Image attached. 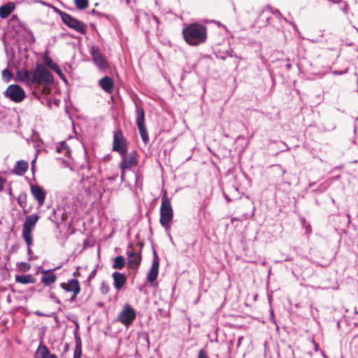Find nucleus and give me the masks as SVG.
<instances>
[{
	"label": "nucleus",
	"mask_w": 358,
	"mask_h": 358,
	"mask_svg": "<svg viewBox=\"0 0 358 358\" xmlns=\"http://www.w3.org/2000/svg\"><path fill=\"white\" fill-rule=\"evenodd\" d=\"M110 287L105 282H102L100 287V292L103 294H106L109 292Z\"/></svg>",
	"instance_id": "58836bf2"
},
{
	"label": "nucleus",
	"mask_w": 358,
	"mask_h": 358,
	"mask_svg": "<svg viewBox=\"0 0 358 358\" xmlns=\"http://www.w3.org/2000/svg\"><path fill=\"white\" fill-rule=\"evenodd\" d=\"M3 94L6 97L15 103L22 101L26 96L25 92L22 87L15 84L9 85Z\"/></svg>",
	"instance_id": "423d86ee"
},
{
	"label": "nucleus",
	"mask_w": 358,
	"mask_h": 358,
	"mask_svg": "<svg viewBox=\"0 0 358 358\" xmlns=\"http://www.w3.org/2000/svg\"><path fill=\"white\" fill-rule=\"evenodd\" d=\"M271 23H273L275 26H280L281 30L277 31L279 34H282L283 36H285L284 31L282 30V22L280 24L278 21V20L275 19L273 21L271 20Z\"/></svg>",
	"instance_id": "49530a36"
},
{
	"label": "nucleus",
	"mask_w": 358,
	"mask_h": 358,
	"mask_svg": "<svg viewBox=\"0 0 358 358\" xmlns=\"http://www.w3.org/2000/svg\"><path fill=\"white\" fill-rule=\"evenodd\" d=\"M56 150L59 153H63L65 156L69 157L71 154V148L66 144V141H62L57 146Z\"/></svg>",
	"instance_id": "393cba45"
},
{
	"label": "nucleus",
	"mask_w": 358,
	"mask_h": 358,
	"mask_svg": "<svg viewBox=\"0 0 358 358\" xmlns=\"http://www.w3.org/2000/svg\"><path fill=\"white\" fill-rule=\"evenodd\" d=\"M31 193L34 199L38 201L40 206L45 203L46 192L39 185H31Z\"/></svg>",
	"instance_id": "f8f14e48"
},
{
	"label": "nucleus",
	"mask_w": 358,
	"mask_h": 358,
	"mask_svg": "<svg viewBox=\"0 0 358 358\" xmlns=\"http://www.w3.org/2000/svg\"><path fill=\"white\" fill-rule=\"evenodd\" d=\"M57 75L58 76L63 80L64 81L65 83L67 82V80L65 77V76L64 75V73H62V70L59 69V67L58 66V65L57 66H55V68H53L52 69Z\"/></svg>",
	"instance_id": "4c0bfd02"
},
{
	"label": "nucleus",
	"mask_w": 358,
	"mask_h": 358,
	"mask_svg": "<svg viewBox=\"0 0 358 358\" xmlns=\"http://www.w3.org/2000/svg\"><path fill=\"white\" fill-rule=\"evenodd\" d=\"M185 41L190 45H199L206 41V27L196 23L191 24L182 30Z\"/></svg>",
	"instance_id": "f03ea898"
},
{
	"label": "nucleus",
	"mask_w": 358,
	"mask_h": 358,
	"mask_svg": "<svg viewBox=\"0 0 358 358\" xmlns=\"http://www.w3.org/2000/svg\"><path fill=\"white\" fill-rule=\"evenodd\" d=\"M216 57L222 60H224L227 58V55L224 53L222 55H217Z\"/></svg>",
	"instance_id": "052dcab7"
},
{
	"label": "nucleus",
	"mask_w": 358,
	"mask_h": 358,
	"mask_svg": "<svg viewBox=\"0 0 358 358\" xmlns=\"http://www.w3.org/2000/svg\"><path fill=\"white\" fill-rule=\"evenodd\" d=\"M286 22L290 24L295 31H298V27L294 22H290L289 20H288V22Z\"/></svg>",
	"instance_id": "bf43d9fd"
},
{
	"label": "nucleus",
	"mask_w": 358,
	"mask_h": 358,
	"mask_svg": "<svg viewBox=\"0 0 358 358\" xmlns=\"http://www.w3.org/2000/svg\"><path fill=\"white\" fill-rule=\"evenodd\" d=\"M16 80L24 83L29 87L38 86L43 84L52 83L53 76L44 64L38 63L33 72L25 69L17 70Z\"/></svg>",
	"instance_id": "f257e3e1"
},
{
	"label": "nucleus",
	"mask_w": 358,
	"mask_h": 358,
	"mask_svg": "<svg viewBox=\"0 0 358 358\" xmlns=\"http://www.w3.org/2000/svg\"><path fill=\"white\" fill-rule=\"evenodd\" d=\"M15 281L17 282L25 285L28 283H34L36 282V279L33 277L31 274L16 275Z\"/></svg>",
	"instance_id": "b1692460"
},
{
	"label": "nucleus",
	"mask_w": 358,
	"mask_h": 358,
	"mask_svg": "<svg viewBox=\"0 0 358 358\" xmlns=\"http://www.w3.org/2000/svg\"><path fill=\"white\" fill-rule=\"evenodd\" d=\"M19 266L20 270L24 272L28 271L31 268L30 264L27 262H21Z\"/></svg>",
	"instance_id": "79ce46f5"
},
{
	"label": "nucleus",
	"mask_w": 358,
	"mask_h": 358,
	"mask_svg": "<svg viewBox=\"0 0 358 358\" xmlns=\"http://www.w3.org/2000/svg\"><path fill=\"white\" fill-rule=\"evenodd\" d=\"M151 17L156 22L157 24L159 23V19L157 16L152 15H151Z\"/></svg>",
	"instance_id": "69168bd1"
},
{
	"label": "nucleus",
	"mask_w": 358,
	"mask_h": 358,
	"mask_svg": "<svg viewBox=\"0 0 358 358\" xmlns=\"http://www.w3.org/2000/svg\"><path fill=\"white\" fill-rule=\"evenodd\" d=\"M49 297L56 303L61 304L62 302L60 299L53 293L50 292L49 294Z\"/></svg>",
	"instance_id": "c03bdc74"
},
{
	"label": "nucleus",
	"mask_w": 358,
	"mask_h": 358,
	"mask_svg": "<svg viewBox=\"0 0 358 358\" xmlns=\"http://www.w3.org/2000/svg\"><path fill=\"white\" fill-rule=\"evenodd\" d=\"M136 317V310L131 306L127 303L119 313L117 315V320L127 327L133 323Z\"/></svg>",
	"instance_id": "39448f33"
},
{
	"label": "nucleus",
	"mask_w": 358,
	"mask_h": 358,
	"mask_svg": "<svg viewBox=\"0 0 358 358\" xmlns=\"http://www.w3.org/2000/svg\"><path fill=\"white\" fill-rule=\"evenodd\" d=\"M271 20L273 21L274 18L271 15L270 10L266 6L259 14L257 17V22L262 23L264 26L271 25L274 27L276 31H280V26H275L273 23H271Z\"/></svg>",
	"instance_id": "1a4fd4ad"
},
{
	"label": "nucleus",
	"mask_w": 358,
	"mask_h": 358,
	"mask_svg": "<svg viewBox=\"0 0 358 358\" xmlns=\"http://www.w3.org/2000/svg\"><path fill=\"white\" fill-rule=\"evenodd\" d=\"M122 160L119 164V168L121 171H125L127 169L131 168L133 164H134L136 157L135 153L131 152L129 155L124 154L123 156H121Z\"/></svg>",
	"instance_id": "2eb2a0df"
},
{
	"label": "nucleus",
	"mask_w": 358,
	"mask_h": 358,
	"mask_svg": "<svg viewBox=\"0 0 358 358\" xmlns=\"http://www.w3.org/2000/svg\"><path fill=\"white\" fill-rule=\"evenodd\" d=\"M80 292V291H78V292H73L72 293V295L71 296L70 299H68V301L70 302V303H73L76 300V298L78 295V294Z\"/></svg>",
	"instance_id": "09e8293b"
},
{
	"label": "nucleus",
	"mask_w": 358,
	"mask_h": 358,
	"mask_svg": "<svg viewBox=\"0 0 358 358\" xmlns=\"http://www.w3.org/2000/svg\"><path fill=\"white\" fill-rule=\"evenodd\" d=\"M304 226H305V228H306V231L307 233L311 232V226H310V224H306Z\"/></svg>",
	"instance_id": "680f3d73"
},
{
	"label": "nucleus",
	"mask_w": 358,
	"mask_h": 358,
	"mask_svg": "<svg viewBox=\"0 0 358 358\" xmlns=\"http://www.w3.org/2000/svg\"><path fill=\"white\" fill-rule=\"evenodd\" d=\"M142 141L145 144L149 141V136L145 124L137 125Z\"/></svg>",
	"instance_id": "bb28decb"
},
{
	"label": "nucleus",
	"mask_w": 358,
	"mask_h": 358,
	"mask_svg": "<svg viewBox=\"0 0 358 358\" xmlns=\"http://www.w3.org/2000/svg\"><path fill=\"white\" fill-rule=\"evenodd\" d=\"M224 54L227 55V57H234L238 58V57L234 54V50L232 49H229V50H226ZM239 59H241V57H239Z\"/></svg>",
	"instance_id": "a18cd8bd"
},
{
	"label": "nucleus",
	"mask_w": 358,
	"mask_h": 358,
	"mask_svg": "<svg viewBox=\"0 0 358 358\" xmlns=\"http://www.w3.org/2000/svg\"><path fill=\"white\" fill-rule=\"evenodd\" d=\"M352 348H355V350L358 352V334L355 335L351 341Z\"/></svg>",
	"instance_id": "a19ab883"
},
{
	"label": "nucleus",
	"mask_w": 358,
	"mask_h": 358,
	"mask_svg": "<svg viewBox=\"0 0 358 358\" xmlns=\"http://www.w3.org/2000/svg\"><path fill=\"white\" fill-rule=\"evenodd\" d=\"M5 180L0 177V192L3 189Z\"/></svg>",
	"instance_id": "e2e57ef3"
},
{
	"label": "nucleus",
	"mask_w": 358,
	"mask_h": 358,
	"mask_svg": "<svg viewBox=\"0 0 358 358\" xmlns=\"http://www.w3.org/2000/svg\"><path fill=\"white\" fill-rule=\"evenodd\" d=\"M76 338V346L73 353V358H81L82 348L80 338Z\"/></svg>",
	"instance_id": "2f4dec72"
},
{
	"label": "nucleus",
	"mask_w": 358,
	"mask_h": 358,
	"mask_svg": "<svg viewBox=\"0 0 358 358\" xmlns=\"http://www.w3.org/2000/svg\"><path fill=\"white\" fill-rule=\"evenodd\" d=\"M173 218V211L171 204V201L166 196V192H165L162 197L159 222L161 225L164 227L166 231L170 229V224Z\"/></svg>",
	"instance_id": "7ed1b4c3"
},
{
	"label": "nucleus",
	"mask_w": 358,
	"mask_h": 358,
	"mask_svg": "<svg viewBox=\"0 0 358 358\" xmlns=\"http://www.w3.org/2000/svg\"><path fill=\"white\" fill-rule=\"evenodd\" d=\"M136 125L145 124V110L142 107L136 104Z\"/></svg>",
	"instance_id": "5701e85b"
},
{
	"label": "nucleus",
	"mask_w": 358,
	"mask_h": 358,
	"mask_svg": "<svg viewBox=\"0 0 358 358\" xmlns=\"http://www.w3.org/2000/svg\"><path fill=\"white\" fill-rule=\"evenodd\" d=\"M271 320L274 322L275 323V321L274 320V313H273V310L271 309Z\"/></svg>",
	"instance_id": "774afa93"
},
{
	"label": "nucleus",
	"mask_w": 358,
	"mask_h": 358,
	"mask_svg": "<svg viewBox=\"0 0 358 358\" xmlns=\"http://www.w3.org/2000/svg\"><path fill=\"white\" fill-rule=\"evenodd\" d=\"M37 356L40 358H57L54 354H50L49 349L45 345H40L36 352Z\"/></svg>",
	"instance_id": "4be33fe9"
},
{
	"label": "nucleus",
	"mask_w": 358,
	"mask_h": 358,
	"mask_svg": "<svg viewBox=\"0 0 358 358\" xmlns=\"http://www.w3.org/2000/svg\"><path fill=\"white\" fill-rule=\"evenodd\" d=\"M43 61H44L45 64L48 67L50 68L52 70L53 69V68H55V66H57V64L54 63L52 59L48 55H45L43 57Z\"/></svg>",
	"instance_id": "f704fd0d"
},
{
	"label": "nucleus",
	"mask_w": 358,
	"mask_h": 358,
	"mask_svg": "<svg viewBox=\"0 0 358 358\" xmlns=\"http://www.w3.org/2000/svg\"><path fill=\"white\" fill-rule=\"evenodd\" d=\"M90 54L92 57V61L94 64L101 70H106L109 64L105 57L101 53L96 46H92L90 50Z\"/></svg>",
	"instance_id": "6e6552de"
},
{
	"label": "nucleus",
	"mask_w": 358,
	"mask_h": 358,
	"mask_svg": "<svg viewBox=\"0 0 358 358\" xmlns=\"http://www.w3.org/2000/svg\"><path fill=\"white\" fill-rule=\"evenodd\" d=\"M28 169V163L24 160H19L13 169V173L18 176H22Z\"/></svg>",
	"instance_id": "aec40b11"
},
{
	"label": "nucleus",
	"mask_w": 358,
	"mask_h": 358,
	"mask_svg": "<svg viewBox=\"0 0 358 358\" xmlns=\"http://www.w3.org/2000/svg\"><path fill=\"white\" fill-rule=\"evenodd\" d=\"M102 17H105L110 23H113L115 20V17L113 15L106 13H103Z\"/></svg>",
	"instance_id": "8fccbe9b"
},
{
	"label": "nucleus",
	"mask_w": 358,
	"mask_h": 358,
	"mask_svg": "<svg viewBox=\"0 0 358 358\" xmlns=\"http://www.w3.org/2000/svg\"><path fill=\"white\" fill-rule=\"evenodd\" d=\"M332 3H338V4H341L342 3H343V0H330Z\"/></svg>",
	"instance_id": "338daca9"
},
{
	"label": "nucleus",
	"mask_w": 358,
	"mask_h": 358,
	"mask_svg": "<svg viewBox=\"0 0 358 358\" xmlns=\"http://www.w3.org/2000/svg\"><path fill=\"white\" fill-rule=\"evenodd\" d=\"M22 238L27 246L33 245L32 231L22 229Z\"/></svg>",
	"instance_id": "c85d7f7f"
},
{
	"label": "nucleus",
	"mask_w": 358,
	"mask_h": 358,
	"mask_svg": "<svg viewBox=\"0 0 358 358\" xmlns=\"http://www.w3.org/2000/svg\"><path fill=\"white\" fill-rule=\"evenodd\" d=\"M12 76H13V74L8 69H6L2 71V78L5 82H6V83L9 82Z\"/></svg>",
	"instance_id": "e433bc0d"
},
{
	"label": "nucleus",
	"mask_w": 358,
	"mask_h": 358,
	"mask_svg": "<svg viewBox=\"0 0 358 358\" xmlns=\"http://www.w3.org/2000/svg\"><path fill=\"white\" fill-rule=\"evenodd\" d=\"M26 201L27 194L24 192L20 193L17 199V201L21 208H24L26 205Z\"/></svg>",
	"instance_id": "72a5a7b5"
},
{
	"label": "nucleus",
	"mask_w": 358,
	"mask_h": 358,
	"mask_svg": "<svg viewBox=\"0 0 358 358\" xmlns=\"http://www.w3.org/2000/svg\"><path fill=\"white\" fill-rule=\"evenodd\" d=\"M74 3L77 9L84 10L89 6V0H74Z\"/></svg>",
	"instance_id": "c756f323"
},
{
	"label": "nucleus",
	"mask_w": 358,
	"mask_h": 358,
	"mask_svg": "<svg viewBox=\"0 0 358 358\" xmlns=\"http://www.w3.org/2000/svg\"><path fill=\"white\" fill-rule=\"evenodd\" d=\"M96 274V269L94 268V270H92L91 271V273L88 275L87 280H91L92 278H94L95 277Z\"/></svg>",
	"instance_id": "6e6d98bb"
},
{
	"label": "nucleus",
	"mask_w": 358,
	"mask_h": 358,
	"mask_svg": "<svg viewBox=\"0 0 358 358\" xmlns=\"http://www.w3.org/2000/svg\"><path fill=\"white\" fill-rule=\"evenodd\" d=\"M54 10H55V12H56L57 13H58L59 15V16L61 17L62 20L64 18V15H67L68 14L67 13L62 11L61 10H59V8H57L56 7H54Z\"/></svg>",
	"instance_id": "3c124183"
},
{
	"label": "nucleus",
	"mask_w": 358,
	"mask_h": 358,
	"mask_svg": "<svg viewBox=\"0 0 358 358\" xmlns=\"http://www.w3.org/2000/svg\"><path fill=\"white\" fill-rule=\"evenodd\" d=\"M117 177H118V175H117V174H115V175H113V176H108V177L107 178V179H108V180H110V182H113V181L117 179Z\"/></svg>",
	"instance_id": "13d9d810"
},
{
	"label": "nucleus",
	"mask_w": 358,
	"mask_h": 358,
	"mask_svg": "<svg viewBox=\"0 0 358 358\" xmlns=\"http://www.w3.org/2000/svg\"><path fill=\"white\" fill-rule=\"evenodd\" d=\"M113 151L117 152L120 156L127 153V141L123 135L122 130L118 127L113 132Z\"/></svg>",
	"instance_id": "20e7f679"
},
{
	"label": "nucleus",
	"mask_w": 358,
	"mask_h": 358,
	"mask_svg": "<svg viewBox=\"0 0 358 358\" xmlns=\"http://www.w3.org/2000/svg\"><path fill=\"white\" fill-rule=\"evenodd\" d=\"M197 358H209V357L204 349H201L199 352Z\"/></svg>",
	"instance_id": "de8ad7c7"
},
{
	"label": "nucleus",
	"mask_w": 358,
	"mask_h": 358,
	"mask_svg": "<svg viewBox=\"0 0 358 358\" xmlns=\"http://www.w3.org/2000/svg\"><path fill=\"white\" fill-rule=\"evenodd\" d=\"M292 260H293V257L289 255H287L285 258V262H289V261H292Z\"/></svg>",
	"instance_id": "0e129e2a"
},
{
	"label": "nucleus",
	"mask_w": 358,
	"mask_h": 358,
	"mask_svg": "<svg viewBox=\"0 0 358 358\" xmlns=\"http://www.w3.org/2000/svg\"><path fill=\"white\" fill-rule=\"evenodd\" d=\"M62 22L69 28L76 31L81 34H85L87 31V25L82 21L77 20L70 14L64 15Z\"/></svg>",
	"instance_id": "0eeeda50"
},
{
	"label": "nucleus",
	"mask_w": 358,
	"mask_h": 358,
	"mask_svg": "<svg viewBox=\"0 0 358 358\" xmlns=\"http://www.w3.org/2000/svg\"><path fill=\"white\" fill-rule=\"evenodd\" d=\"M62 210V208L58 206L56 209L55 208L52 210L51 215L49 216V220L56 224L57 228H59V226L57 215H59V213Z\"/></svg>",
	"instance_id": "cd10ccee"
},
{
	"label": "nucleus",
	"mask_w": 358,
	"mask_h": 358,
	"mask_svg": "<svg viewBox=\"0 0 358 358\" xmlns=\"http://www.w3.org/2000/svg\"><path fill=\"white\" fill-rule=\"evenodd\" d=\"M159 259L155 250H153V260L152 263L151 269L157 270L159 271Z\"/></svg>",
	"instance_id": "473e14b6"
},
{
	"label": "nucleus",
	"mask_w": 358,
	"mask_h": 358,
	"mask_svg": "<svg viewBox=\"0 0 358 358\" xmlns=\"http://www.w3.org/2000/svg\"><path fill=\"white\" fill-rule=\"evenodd\" d=\"M99 83L101 87L108 93H111L114 90V81L108 76L102 78Z\"/></svg>",
	"instance_id": "a211bd4d"
},
{
	"label": "nucleus",
	"mask_w": 358,
	"mask_h": 358,
	"mask_svg": "<svg viewBox=\"0 0 358 358\" xmlns=\"http://www.w3.org/2000/svg\"><path fill=\"white\" fill-rule=\"evenodd\" d=\"M15 5L13 2H8L0 6V17L2 19L7 18L14 10Z\"/></svg>",
	"instance_id": "6ab92c4d"
},
{
	"label": "nucleus",
	"mask_w": 358,
	"mask_h": 358,
	"mask_svg": "<svg viewBox=\"0 0 358 358\" xmlns=\"http://www.w3.org/2000/svg\"><path fill=\"white\" fill-rule=\"evenodd\" d=\"M59 216L61 217V220L62 221H65L67 220V215L64 212V210L62 209V211L59 213Z\"/></svg>",
	"instance_id": "5fc2aeb1"
},
{
	"label": "nucleus",
	"mask_w": 358,
	"mask_h": 358,
	"mask_svg": "<svg viewBox=\"0 0 358 358\" xmlns=\"http://www.w3.org/2000/svg\"><path fill=\"white\" fill-rule=\"evenodd\" d=\"M34 313H35V315H36L38 316H41V317H52V316H54L55 320L57 319V315L54 313H51L50 314H45L39 310H37Z\"/></svg>",
	"instance_id": "ea45409f"
},
{
	"label": "nucleus",
	"mask_w": 358,
	"mask_h": 358,
	"mask_svg": "<svg viewBox=\"0 0 358 358\" xmlns=\"http://www.w3.org/2000/svg\"><path fill=\"white\" fill-rule=\"evenodd\" d=\"M126 254L128 258V266L136 273L141 262V255L129 250H127Z\"/></svg>",
	"instance_id": "9d476101"
},
{
	"label": "nucleus",
	"mask_w": 358,
	"mask_h": 358,
	"mask_svg": "<svg viewBox=\"0 0 358 358\" xmlns=\"http://www.w3.org/2000/svg\"><path fill=\"white\" fill-rule=\"evenodd\" d=\"M62 266V265H59L54 268L44 270L42 271L41 280L45 286H50L56 282L57 275L53 272L60 268Z\"/></svg>",
	"instance_id": "9b49d317"
},
{
	"label": "nucleus",
	"mask_w": 358,
	"mask_h": 358,
	"mask_svg": "<svg viewBox=\"0 0 358 358\" xmlns=\"http://www.w3.org/2000/svg\"><path fill=\"white\" fill-rule=\"evenodd\" d=\"M342 6L341 7V10L345 13L347 14L348 13V5L346 2L343 1V3H341Z\"/></svg>",
	"instance_id": "603ef678"
},
{
	"label": "nucleus",
	"mask_w": 358,
	"mask_h": 358,
	"mask_svg": "<svg viewBox=\"0 0 358 358\" xmlns=\"http://www.w3.org/2000/svg\"><path fill=\"white\" fill-rule=\"evenodd\" d=\"M32 254H33V251L31 249V246H27V255L29 256V261L33 259L31 257Z\"/></svg>",
	"instance_id": "4d7b16f0"
},
{
	"label": "nucleus",
	"mask_w": 358,
	"mask_h": 358,
	"mask_svg": "<svg viewBox=\"0 0 358 358\" xmlns=\"http://www.w3.org/2000/svg\"><path fill=\"white\" fill-rule=\"evenodd\" d=\"M39 216L37 214H32L27 215L22 226V229L33 231L34 227L39 220Z\"/></svg>",
	"instance_id": "f3484780"
},
{
	"label": "nucleus",
	"mask_w": 358,
	"mask_h": 358,
	"mask_svg": "<svg viewBox=\"0 0 358 358\" xmlns=\"http://www.w3.org/2000/svg\"><path fill=\"white\" fill-rule=\"evenodd\" d=\"M92 15H96L98 17H102L103 13L99 12L98 10L93 9L91 13Z\"/></svg>",
	"instance_id": "864d4df0"
},
{
	"label": "nucleus",
	"mask_w": 358,
	"mask_h": 358,
	"mask_svg": "<svg viewBox=\"0 0 358 358\" xmlns=\"http://www.w3.org/2000/svg\"><path fill=\"white\" fill-rule=\"evenodd\" d=\"M327 189V187L323 185L320 184L317 188L313 189V192L315 193H322Z\"/></svg>",
	"instance_id": "37998d69"
},
{
	"label": "nucleus",
	"mask_w": 358,
	"mask_h": 358,
	"mask_svg": "<svg viewBox=\"0 0 358 358\" xmlns=\"http://www.w3.org/2000/svg\"><path fill=\"white\" fill-rule=\"evenodd\" d=\"M112 277L113 279V285L115 288L118 291L120 290L127 282V277L125 274L115 271L112 274Z\"/></svg>",
	"instance_id": "dca6fc26"
},
{
	"label": "nucleus",
	"mask_w": 358,
	"mask_h": 358,
	"mask_svg": "<svg viewBox=\"0 0 358 358\" xmlns=\"http://www.w3.org/2000/svg\"><path fill=\"white\" fill-rule=\"evenodd\" d=\"M125 259L123 256L119 255L114 258L112 267L115 269H122L125 266Z\"/></svg>",
	"instance_id": "a878e982"
},
{
	"label": "nucleus",
	"mask_w": 358,
	"mask_h": 358,
	"mask_svg": "<svg viewBox=\"0 0 358 358\" xmlns=\"http://www.w3.org/2000/svg\"><path fill=\"white\" fill-rule=\"evenodd\" d=\"M148 17V14L144 13L143 11H137V13L135 15V22L137 26H140L141 24V17Z\"/></svg>",
	"instance_id": "c9c22d12"
},
{
	"label": "nucleus",
	"mask_w": 358,
	"mask_h": 358,
	"mask_svg": "<svg viewBox=\"0 0 358 358\" xmlns=\"http://www.w3.org/2000/svg\"><path fill=\"white\" fill-rule=\"evenodd\" d=\"M158 273L159 271L157 270L150 268L147 275V280L150 283L154 282L157 278Z\"/></svg>",
	"instance_id": "7c9ffc66"
},
{
	"label": "nucleus",
	"mask_w": 358,
	"mask_h": 358,
	"mask_svg": "<svg viewBox=\"0 0 358 358\" xmlns=\"http://www.w3.org/2000/svg\"><path fill=\"white\" fill-rule=\"evenodd\" d=\"M223 195L228 203L231 202L239 198L238 187L235 185H228L226 190L223 191Z\"/></svg>",
	"instance_id": "ddd939ff"
},
{
	"label": "nucleus",
	"mask_w": 358,
	"mask_h": 358,
	"mask_svg": "<svg viewBox=\"0 0 358 358\" xmlns=\"http://www.w3.org/2000/svg\"><path fill=\"white\" fill-rule=\"evenodd\" d=\"M268 9L270 10L271 15L275 19L278 20V22H288V20L285 17L280 10L277 8H273L271 6L268 5Z\"/></svg>",
	"instance_id": "412c9836"
},
{
	"label": "nucleus",
	"mask_w": 358,
	"mask_h": 358,
	"mask_svg": "<svg viewBox=\"0 0 358 358\" xmlns=\"http://www.w3.org/2000/svg\"><path fill=\"white\" fill-rule=\"evenodd\" d=\"M60 287L66 292L80 291L79 281L76 278L69 279L66 282H61Z\"/></svg>",
	"instance_id": "4468645a"
}]
</instances>
